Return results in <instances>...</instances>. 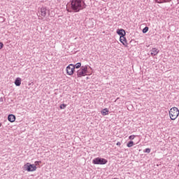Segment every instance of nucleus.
Masks as SVG:
<instances>
[{
	"mask_svg": "<svg viewBox=\"0 0 179 179\" xmlns=\"http://www.w3.org/2000/svg\"><path fill=\"white\" fill-rule=\"evenodd\" d=\"M41 164V162L36 161L34 162V166H40Z\"/></svg>",
	"mask_w": 179,
	"mask_h": 179,
	"instance_id": "obj_19",
	"label": "nucleus"
},
{
	"mask_svg": "<svg viewBox=\"0 0 179 179\" xmlns=\"http://www.w3.org/2000/svg\"><path fill=\"white\" fill-rule=\"evenodd\" d=\"M74 66H75V69H80L82 67L81 66V63L78 62L76 65H74Z\"/></svg>",
	"mask_w": 179,
	"mask_h": 179,
	"instance_id": "obj_16",
	"label": "nucleus"
},
{
	"mask_svg": "<svg viewBox=\"0 0 179 179\" xmlns=\"http://www.w3.org/2000/svg\"><path fill=\"white\" fill-rule=\"evenodd\" d=\"M116 145L120 147L121 146V143L120 142H117Z\"/></svg>",
	"mask_w": 179,
	"mask_h": 179,
	"instance_id": "obj_23",
	"label": "nucleus"
},
{
	"mask_svg": "<svg viewBox=\"0 0 179 179\" xmlns=\"http://www.w3.org/2000/svg\"><path fill=\"white\" fill-rule=\"evenodd\" d=\"M155 1L158 3H166L169 2V0H155Z\"/></svg>",
	"mask_w": 179,
	"mask_h": 179,
	"instance_id": "obj_15",
	"label": "nucleus"
},
{
	"mask_svg": "<svg viewBox=\"0 0 179 179\" xmlns=\"http://www.w3.org/2000/svg\"><path fill=\"white\" fill-rule=\"evenodd\" d=\"M135 138H136V136H135V135H130L129 136V139L130 140V141H133Z\"/></svg>",
	"mask_w": 179,
	"mask_h": 179,
	"instance_id": "obj_18",
	"label": "nucleus"
},
{
	"mask_svg": "<svg viewBox=\"0 0 179 179\" xmlns=\"http://www.w3.org/2000/svg\"><path fill=\"white\" fill-rule=\"evenodd\" d=\"M108 161L104 158L96 157L94 160H92V164L95 165H105L106 164Z\"/></svg>",
	"mask_w": 179,
	"mask_h": 179,
	"instance_id": "obj_5",
	"label": "nucleus"
},
{
	"mask_svg": "<svg viewBox=\"0 0 179 179\" xmlns=\"http://www.w3.org/2000/svg\"><path fill=\"white\" fill-rule=\"evenodd\" d=\"M77 77L78 78L85 77L86 76L92 75L93 71L92 67L90 66H82L80 69H79L77 72Z\"/></svg>",
	"mask_w": 179,
	"mask_h": 179,
	"instance_id": "obj_1",
	"label": "nucleus"
},
{
	"mask_svg": "<svg viewBox=\"0 0 179 179\" xmlns=\"http://www.w3.org/2000/svg\"><path fill=\"white\" fill-rule=\"evenodd\" d=\"M47 15V8L43 7L41 8L39 12V17L43 19Z\"/></svg>",
	"mask_w": 179,
	"mask_h": 179,
	"instance_id": "obj_7",
	"label": "nucleus"
},
{
	"mask_svg": "<svg viewBox=\"0 0 179 179\" xmlns=\"http://www.w3.org/2000/svg\"><path fill=\"white\" fill-rule=\"evenodd\" d=\"M3 47V44L2 42H0V50H1Z\"/></svg>",
	"mask_w": 179,
	"mask_h": 179,
	"instance_id": "obj_22",
	"label": "nucleus"
},
{
	"mask_svg": "<svg viewBox=\"0 0 179 179\" xmlns=\"http://www.w3.org/2000/svg\"><path fill=\"white\" fill-rule=\"evenodd\" d=\"M66 75L72 76L74 74L75 72V66L73 64H69L66 68Z\"/></svg>",
	"mask_w": 179,
	"mask_h": 179,
	"instance_id": "obj_6",
	"label": "nucleus"
},
{
	"mask_svg": "<svg viewBox=\"0 0 179 179\" xmlns=\"http://www.w3.org/2000/svg\"><path fill=\"white\" fill-rule=\"evenodd\" d=\"M169 119H171V120H177L179 116L178 108L174 106V107H172L171 109H169Z\"/></svg>",
	"mask_w": 179,
	"mask_h": 179,
	"instance_id": "obj_3",
	"label": "nucleus"
},
{
	"mask_svg": "<svg viewBox=\"0 0 179 179\" xmlns=\"http://www.w3.org/2000/svg\"><path fill=\"white\" fill-rule=\"evenodd\" d=\"M71 8L75 13L80 12L85 8V2L82 0H71Z\"/></svg>",
	"mask_w": 179,
	"mask_h": 179,
	"instance_id": "obj_2",
	"label": "nucleus"
},
{
	"mask_svg": "<svg viewBox=\"0 0 179 179\" xmlns=\"http://www.w3.org/2000/svg\"><path fill=\"white\" fill-rule=\"evenodd\" d=\"M145 153L150 154L151 152V150L150 148H146L144 151Z\"/></svg>",
	"mask_w": 179,
	"mask_h": 179,
	"instance_id": "obj_21",
	"label": "nucleus"
},
{
	"mask_svg": "<svg viewBox=\"0 0 179 179\" xmlns=\"http://www.w3.org/2000/svg\"><path fill=\"white\" fill-rule=\"evenodd\" d=\"M66 11H67V12H71V10H69V8H66Z\"/></svg>",
	"mask_w": 179,
	"mask_h": 179,
	"instance_id": "obj_24",
	"label": "nucleus"
},
{
	"mask_svg": "<svg viewBox=\"0 0 179 179\" xmlns=\"http://www.w3.org/2000/svg\"><path fill=\"white\" fill-rule=\"evenodd\" d=\"M15 86H21V84H22V79L21 78H15Z\"/></svg>",
	"mask_w": 179,
	"mask_h": 179,
	"instance_id": "obj_12",
	"label": "nucleus"
},
{
	"mask_svg": "<svg viewBox=\"0 0 179 179\" xmlns=\"http://www.w3.org/2000/svg\"><path fill=\"white\" fill-rule=\"evenodd\" d=\"M178 166L179 167V164H178Z\"/></svg>",
	"mask_w": 179,
	"mask_h": 179,
	"instance_id": "obj_25",
	"label": "nucleus"
},
{
	"mask_svg": "<svg viewBox=\"0 0 179 179\" xmlns=\"http://www.w3.org/2000/svg\"><path fill=\"white\" fill-rule=\"evenodd\" d=\"M134 145V143L133 141H129V143L127 144V146L129 148H132Z\"/></svg>",
	"mask_w": 179,
	"mask_h": 179,
	"instance_id": "obj_14",
	"label": "nucleus"
},
{
	"mask_svg": "<svg viewBox=\"0 0 179 179\" xmlns=\"http://www.w3.org/2000/svg\"><path fill=\"white\" fill-rule=\"evenodd\" d=\"M113 179H117V178H113Z\"/></svg>",
	"mask_w": 179,
	"mask_h": 179,
	"instance_id": "obj_26",
	"label": "nucleus"
},
{
	"mask_svg": "<svg viewBox=\"0 0 179 179\" xmlns=\"http://www.w3.org/2000/svg\"><path fill=\"white\" fill-rule=\"evenodd\" d=\"M16 120V117L15 115L11 114V115H8V122H10L11 123L15 122Z\"/></svg>",
	"mask_w": 179,
	"mask_h": 179,
	"instance_id": "obj_10",
	"label": "nucleus"
},
{
	"mask_svg": "<svg viewBox=\"0 0 179 179\" xmlns=\"http://www.w3.org/2000/svg\"><path fill=\"white\" fill-rule=\"evenodd\" d=\"M24 169L25 171L27 172H34L37 170V167L36 166V165H34V164L27 162L24 165Z\"/></svg>",
	"mask_w": 179,
	"mask_h": 179,
	"instance_id": "obj_4",
	"label": "nucleus"
},
{
	"mask_svg": "<svg viewBox=\"0 0 179 179\" xmlns=\"http://www.w3.org/2000/svg\"><path fill=\"white\" fill-rule=\"evenodd\" d=\"M159 52V50H158V48H154L151 50V55L152 57L157 56Z\"/></svg>",
	"mask_w": 179,
	"mask_h": 179,
	"instance_id": "obj_11",
	"label": "nucleus"
},
{
	"mask_svg": "<svg viewBox=\"0 0 179 179\" xmlns=\"http://www.w3.org/2000/svg\"><path fill=\"white\" fill-rule=\"evenodd\" d=\"M0 127H1V123H0Z\"/></svg>",
	"mask_w": 179,
	"mask_h": 179,
	"instance_id": "obj_27",
	"label": "nucleus"
},
{
	"mask_svg": "<svg viewBox=\"0 0 179 179\" xmlns=\"http://www.w3.org/2000/svg\"><path fill=\"white\" fill-rule=\"evenodd\" d=\"M108 112L109 110L107 108H104L103 110H101V113L102 114V115L105 116L108 115Z\"/></svg>",
	"mask_w": 179,
	"mask_h": 179,
	"instance_id": "obj_13",
	"label": "nucleus"
},
{
	"mask_svg": "<svg viewBox=\"0 0 179 179\" xmlns=\"http://www.w3.org/2000/svg\"><path fill=\"white\" fill-rule=\"evenodd\" d=\"M120 41L121 42V43H122V45L124 46L127 47L128 43H127V38H125V36H120Z\"/></svg>",
	"mask_w": 179,
	"mask_h": 179,
	"instance_id": "obj_8",
	"label": "nucleus"
},
{
	"mask_svg": "<svg viewBox=\"0 0 179 179\" xmlns=\"http://www.w3.org/2000/svg\"><path fill=\"white\" fill-rule=\"evenodd\" d=\"M148 31H149V27H145V28L143 29V34H146Z\"/></svg>",
	"mask_w": 179,
	"mask_h": 179,
	"instance_id": "obj_17",
	"label": "nucleus"
},
{
	"mask_svg": "<svg viewBox=\"0 0 179 179\" xmlns=\"http://www.w3.org/2000/svg\"><path fill=\"white\" fill-rule=\"evenodd\" d=\"M117 34H119L120 36H125L126 31L123 29H119L116 31Z\"/></svg>",
	"mask_w": 179,
	"mask_h": 179,
	"instance_id": "obj_9",
	"label": "nucleus"
},
{
	"mask_svg": "<svg viewBox=\"0 0 179 179\" xmlns=\"http://www.w3.org/2000/svg\"><path fill=\"white\" fill-rule=\"evenodd\" d=\"M66 108V104H62L59 106V108L60 109H64Z\"/></svg>",
	"mask_w": 179,
	"mask_h": 179,
	"instance_id": "obj_20",
	"label": "nucleus"
}]
</instances>
